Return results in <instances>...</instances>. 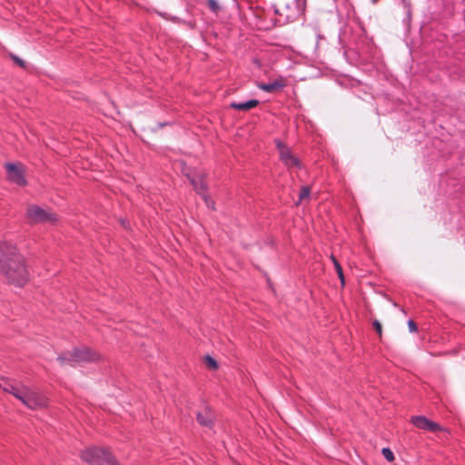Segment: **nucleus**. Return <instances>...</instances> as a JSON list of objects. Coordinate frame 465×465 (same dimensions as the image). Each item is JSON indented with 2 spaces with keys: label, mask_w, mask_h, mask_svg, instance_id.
I'll list each match as a JSON object with an SVG mask.
<instances>
[{
  "label": "nucleus",
  "mask_w": 465,
  "mask_h": 465,
  "mask_svg": "<svg viewBox=\"0 0 465 465\" xmlns=\"http://www.w3.org/2000/svg\"><path fill=\"white\" fill-rule=\"evenodd\" d=\"M0 272L9 283L23 287L29 281L25 258L11 242H0Z\"/></svg>",
  "instance_id": "1"
},
{
  "label": "nucleus",
  "mask_w": 465,
  "mask_h": 465,
  "mask_svg": "<svg viewBox=\"0 0 465 465\" xmlns=\"http://www.w3.org/2000/svg\"><path fill=\"white\" fill-rule=\"evenodd\" d=\"M4 391L14 395L28 409L38 410L47 407V397L31 387L24 384H7Z\"/></svg>",
  "instance_id": "2"
},
{
  "label": "nucleus",
  "mask_w": 465,
  "mask_h": 465,
  "mask_svg": "<svg viewBox=\"0 0 465 465\" xmlns=\"http://www.w3.org/2000/svg\"><path fill=\"white\" fill-rule=\"evenodd\" d=\"M81 458L90 465H120L108 450L97 447L86 449Z\"/></svg>",
  "instance_id": "3"
},
{
  "label": "nucleus",
  "mask_w": 465,
  "mask_h": 465,
  "mask_svg": "<svg viewBox=\"0 0 465 465\" xmlns=\"http://www.w3.org/2000/svg\"><path fill=\"white\" fill-rule=\"evenodd\" d=\"M100 359L101 354L88 347L75 348L71 352L57 358L62 364L66 362H93Z\"/></svg>",
  "instance_id": "4"
},
{
  "label": "nucleus",
  "mask_w": 465,
  "mask_h": 465,
  "mask_svg": "<svg viewBox=\"0 0 465 465\" xmlns=\"http://www.w3.org/2000/svg\"><path fill=\"white\" fill-rule=\"evenodd\" d=\"M26 219L30 223H54L57 221L56 214L37 205H30L27 208Z\"/></svg>",
  "instance_id": "5"
},
{
  "label": "nucleus",
  "mask_w": 465,
  "mask_h": 465,
  "mask_svg": "<svg viewBox=\"0 0 465 465\" xmlns=\"http://www.w3.org/2000/svg\"><path fill=\"white\" fill-rule=\"evenodd\" d=\"M183 173L189 178L191 183L193 184L194 190L203 196L206 205L211 208L214 209V203L212 199L208 197L206 194L207 186L203 180V175L201 174H192L189 172H186L185 169H183Z\"/></svg>",
  "instance_id": "6"
},
{
  "label": "nucleus",
  "mask_w": 465,
  "mask_h": 465,
  "mask_svg": "<svg viewBox=\"0 0 465 465\" xmlns=\"http://www.w3.org/2000/svg\"><path fill=\"white\" fill-rule=\"evenodd\" d=\"M276 146L279 150L280 159L281 161L288 167L293 168L297 167L300 168L301 163L299 159L292 154L290 148H288L285 144H283L281 141L277 140Z\"/></svg>",
  "instance_id": "7"
},
{
  "label": "nucleus",
  "mask_w": 465,
  "mask_h": 465,
  "mask_svg": "<svg viewBox=\"0 0 465 465\" xmlns=\"http://www.w3.org/2000/svg\"><path fill=\"white\" fill-rule=\"evenodd\" d=\"M7 178L12 183L17 185H25V179L24 176L23 165L20 163H6L5 164Z\"/></svg>",
  "instance_id": "8"
},
{
  "label": "nucleus",
  "mask_w": 465,
  "mask_h": 465,
  "mask_svg": "<svg viewBox=\"0 0 465 465\" xmlns=\"http://www.w3.org/2000/svg\"><path fill=\"white\" fill-rule=\"evenodd\" d=\"M411 422L419 429L429 430V431H439L440 430V426L430 420H428L424 416H414L411 418Z\"/></svg>",
  "instance_id": "9"
},
{
  "label": "nucleus",
  "mask_w": 465,
  "mask_h": 465,
  "mask_svg": "<svg viewBox=\"0 0 465 465\" xmlns=\"http://www.w3.org/2000/svg\"><path fill=\"white\" fill-rule=\"evenodd\" d=\"M286 85V80L279 77L276 80L268 84H258V88L267 93H273L282 89Z\"/></svg>",
  "instance_id": "10"
},
{
  "label": "nucleus",
  "mask_w": 465,
  "mask_h": 465,
  "mask_svg": "<svg viewBox=\"0 0 465 465\" xmlns=\"http://www.w3.org/2000/svg\"><path fill=\"white\" fill-rule=\"evenodd\" d=\"M258 104V100L252 99L244 103H232L231 107L239 111H249L256 107Z\"/></svg>",
  "instance_id": "11"
},
{
  "label": "nucleus",
  "mask_w": 465,
  "mask_h": 465,
  "mask_svg": "<svg viewBox=\"0 0 465 465\" xmlns=\"http://www.w3.org/2000/svg\"><path fill=\"white\" fill-rule=\"evenodd\" d=\"M197 420L201 425L209 426L211 424V415L208 411L198 413Z\"/></svg>",
  "instance_id": "12"
},
{
  "label": "nucleus",
  "mask_w": 465,
  "mask_h": 465,
  "mask_svg": "<svg viewBox=\"0 0 465 465\" xmlns=\"http://www.w3.org/2000/svg\"><path fill=\"white\" fill-rule=\"evenodd\" d=\"M331 260L341 283L344 284V275L341 264L338 262L337 259L334 256H331Z\"/></svg>",
  "instance_id": "13"
},
{
  "label": "nucleus",
  "mask_w": 465,
  "mask_h": 465,
  "mask_svg": "<svg viewBox=\"0 0 465 465\" xmlns=\"http://www.w3.org/2000/svg\"><path fill=\"white\" fill-rule=\"evenodd\" d=\"M311 190L308 186H303L301 189L300 195H299V201L296 204H300L302 201L308 199L310 197Z\"/></svg>",
  "instance_id": "14"
},
{
  "label": "nucleus",
  "mask_w": 465,
  "mask_h": 465,
  "mask_svg": "<svg viewBox=\"0 0 465 465\" xmlns=\"http://www.w3.org/2000/svg\"><path fill=\"white\" fill-rule=\"evenodd\" d=\"M205 363L209 369L215 370L218 367L217 361L211 356L205 357Z\"/></svg>",
  "instance_id": "15"
},
{
  "label": "nucleus",
  "mask_w": 465,
  "mask_h": 465,
  "mask_svg": "<svg viewBox=\"0 0 465 465\" xmlns=\"http://www.w3.org/2000/svg\"><path fill=\"white\" fill-rule=\"evenodd\" d=\"M382 454L388 461H392L394 460V454L389 448H383Z\"/></svg>",
  "instance_id": "16"
},
{
  "label": "nucleus",
  "mask_w": 465,
  "mask_h": 465,
  "mask_svg": "<svg viewBox=\"0 0 465 465\" xmlns=\"http://www.w3.org/2000/svg\"><path fill=\"white\" fill-rule=\"evenodd\" d=\"M209 7L213 11L217 12L219 9V5L215 0H208Z\"/></svg>",
  "instance_id": "17"
},
{
  "label": "nucleus",
  "mask_w": 465,
  "mask_h": 465,
  "mask_svg": "<svg viewBox=\"0 0 465 465\" xmlns=\"http://www.w3.org/2000/svg\"><path fill=\"white\" fill-rule=\"evenodd\" d=\"M372 324H373V327L376 330L377 333L380 336H381L382 331H381V324L380 323V322L375 320V321H373Z\"/></svg>",
  "instance_id": "18"
},
{
  "label": "nucleus",
  "mask_w": 465,
  "mask_h": 465,
  "mask_svg": "<svg viewBox=\"0 0 465 465\" xmlns=\"http://www.w3.org/2000/svg\"><path fill=\"white\" fill-rule=\"evenodd\" d=\"M408 327L410 329V331L411 332H415L417 331V326H416V323L412 321V320H410L408 322Z\"/></svg>",
  "instance_id": "19"
},
{
  "label": "nucleus",
  "mask_w": 465,
  "mask_h": 465,
  "mask_svg": "<svg viewBox=\"0 0 465 465\" xmlns=\"http://www.w3.org/2000/svg\"><path fill=\"white\" fill-rule=\"evenodd\" d=\"M14 61L21 67L25 66V62L16 56H13Z\"/></svg>",
  "instance_id": "20"
},
{
  "label": "nucleus",
  "mask_w": 465,
  "mask_h": 465,
  "mask_svg": "<svg viewBox=\"0 0 465 465\" xmlns=\"http://www.w3.org/2000/svg\"><path fill=\"white\" fill-rule=\"evenodd\" d=\"M372 1H373V3H376V2H377V0H372Z\"/></svg>",
  "instance_id": "21"
}]
</instances>
